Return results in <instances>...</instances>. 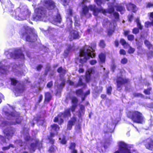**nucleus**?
Listing matches in <instances>:
<instances>
[{
	"label": "nucleus",
	"instance_id": "12",
	"mask_svg": "<svg viewBox=\"0 0 153 153\" xmlns=\"http://www.w3.org/2000/svg\"><path fill=\"white\" fill-rule=\"evenodd\" d=\"M81 14L82 16H85L87 18H89L91 17V13L89 12V9L86 5H85L82 7Z\"/></svg>",
	"mask_w": 153,
	"mask_h": 153
},
{
	"label": "nucleus",
	"instance_id": "11",
	"mask_svg": "<svg viewBox=\"0 0 153 153\" xmlns=\"http://www.w3.org/2000/svg\"><path fill=\"white\" fill-rule=\"evenodd\" d=\"M71 111L73 112L75 111H73L71 107L65 109L63 112L60 113V114L58 115V116L59 117L62 116L64 118L70 117L71 115Z\"/></svg>",
	"mask_w": 153,
	"mask_h": 153
},
{
	"label": "nucleus",
	"instance_id": "44",
	"mask_svg": "<svg viewBox=\"0 0 153 153\" xmlns=\"http://www.w3.org/2000/svg\"><path fill=\"white\" fill-rule=\"evenodd\" d=\"M134 36L133 34H129L128 35L127 39L130 41H132L134 40Z\"/></svg>",
	"mask_w": 153,
	"mask_h": 153
},
{
	"label": "nucleus",
	"instance_id": "35",
	"mask_svg": "<svg viewBox=\"0 0 153 153\" xmlns=\"http://www.w3.org/2000/svg\"><path fill=\"white\" fill-rule=\"evenodd\" d=\"M83 84L84 83L82 81V79L81 78H79L77 84L74 87L75 88H76L79 86L83 85Z\"/></svg>",
	"mask_w": 153,
	"mask_h": 153
},
{
	"label": "nucleus",
	"instance_id": "23",
	"mask_svg": "<svg viewBox=\"0 0 153 153\" xmlns=\"http://www.w3.org/2000/svg\"><path fill=\"white\" fill-rule=\"evenodd\" d=\"M39 141L38 140H36L35 143H32L30 145V149L34 151L36 149V148L38 145Z\"/></svg>",
	"mask_w": 153,
	"mask_h": 153
},
{
	"label": "nucleus",
	"instance_id": "53",
	"mask_svg": "<svg viewBox=\"0 0 153 153\" xmlns=\"http://www.w3.org/2000/svg\"><path fill=\"white\" fill-rule=\"evenodd\" d=\"M62 1V4L64 6L68 5L70 1V0H60Z\"/></svg>",
	"mask_w": 153,
	"mask_h": 153
},
{
	"label": "nucleus",
	"instance_id": "62",
	"mask_svg": "<svg viewBox=\"0 0 153 153\" xmlns=\"http://www.w3.org/2000/svg\"><path fill=\"white\" fill-rule=\"evenodd\" d=\"M68 15L69 16H72L73 15V10L71 8H69L68 9Z\"/></svg>",
	"mask_w": 153,
	"mask_h": 153
},
{
	"label": "nucleus",
	"instance_id": "5",
	"mask_svg": "<svg viewBox=\"0 0 153 153\" xmlns=\"http://www.w3.org/2000/svg\"><path fill=\"white\" fill-rule=\"evenodd\" d=\"M118 150L114 153H132L131 149H128V145L123 141H120L118 143Z\"/></svg>",
	"mask_w": 153,
	"mask_h": 153
},
{
	"label": "nucleus",
	"instance_id": "25",
	"mask_svg": "<svg viewBox=\"0 0 153 153\" xmlns=\"http://www.w3.org/2000/svg\"><path fill=\"white\" fill-rule=\"evenodd\" d=\"M135 22H136L137 26L138 27V28L140 30H142L143 26L141 25V22L140 20V19L139 17L137 18L135 20Z\"/></svg>",
	"mask_w": 153,
	"mask_h": 153
},
{
	"label": "nucleus",
	"instance_id": "42",
	"mask_svg": "<svg viewBox=\"0 0 153 153\" xmlns=\"http://www.w3.org/2000/svg\"><path fill=\"white\" fill-rule=\"evenodd\" d=\"M56 21L57 22L60 23L62 21V19L60 14H58L57 15L56 17Z\"/></svg>",
	"mask_w": 153,
	"mask_h": 153
},
{
	"label": "nucleus",
	"instance_id": "61",
	"mask_svg": "<svg viewBox=\"0 0 153 153\" xmlns=\"http://www.w3.org/2000/svg\"><path fill=\"white\" fill-rule=\"evenodd\" d=\"M65 79H63L62 82H61L60 84H59V85L61 86V87H63V88L64 86L65 85Z\"/></svg>",
	"mask_w": 153,
	"mask_h": 153
},
{
	"label": "nucleus",
	"instance_id": "2",
	"mask_svg": "<svg viewBox=\"0 0 153 153\" xmlns=\"http://www.w3.org/2000/svg\"><path fill=\"white\" fill-rule=\"evenodd\" d=\"M127 116L134 123H142L144 121V117L142 114L137 111H128L127 114Z\"/></svg>",
	"mask_w": 153,
	"mask_h": 153
},
{
	"label": "nucleus",
	"instance_id": "58",
	"mask_svg": "<svg viewBox=\"0 0 153 153\" xmlns=\"http://www.w3.org/2000/svg\"><path fill=\"white\" fill-rule=\"evenodd\" d=\"M6 70L2 66H0V74H4L6 72Z\"/></svg>",
	"mask_w": 153,
	"mask_h": 153
},
{
	"label": "nucleus",
	"instance_id": "7",
	"mask_svg": "<svg viewBox=\"0 0 153 153\" xmlns=\"http://www.w3.org/2000/svg\"><path fill=\"white\" fill-rule=\"evenodd\" d=\"M144 43L145 46L149 50H152L148 51L146 52V55L148 59H150L153 57V45L148 40L145 39L144 41Z\"/></svg>",
	"mask_w": 153,
	"mask_h": 153
},
{
	"label": "nucleus",
	"instance_id": "56",
	"mask_svg": "<svg viewBox=\"0 0 153 153\" xmlns=\"http://www.w3.org/2000/svg\"><path fill=\"white\" fill-rule=\"evenodd\" d=\"M53 85V82L52 81H51L50 82H48L47 85V87L48 88H51Z\"/></svg>",
	"mask_w": 153,
	"mask_h": 153
},
{
	"label": "nucleus",
	"instance_id": "26",
	"mask_svg": "<svg viewBox=\"0 0 153 153\" xmlns=\"http://www.w3.org/2000/svg\"><path fill=\"white\" fill-rule=\"evenodd\" d=\"M99 46L102 48H104L106 46V44L104 40L101 39L100 40L98 43Z\"/></svg>",
	"mask_w": 153,
	"mask_h": 153
},
{
	"label": "nucleus",
	"instance_id": "3",
	"mask_svg": "<svg viewBox=\"0 0 153 153\" xmlns=\"http://www.w3.org/2000/svg\"><path fill=\"white\" fill-rule=\"evenodd\" d=\"M31 13L27 8L22 6L17 9L16 14V18L19 20H23L29 17Z\"/></svg>",
	"mask_w": 153,
	"mask_h": 153
},
{
	"label": "nucleus",
	"instance_id": "29",
	"mask_svg": "<svg viewBox=\"0 0 153 153\" xmlns=\"http://www.w3.org/2000/svg\"><path fill=\"white\" fill-rule=\"evenodd\" d=\"M88 52L85 51L84 50H81L79 52V56H84V57H87L88 55Z\"/></svg>",
	"mask_w": 153,
	"mask_h": 153
},
{
	"label": "nucleus",
	"instance_id": "1",
	"mask_svg": "<svg viewBox=\"0 0 153 153\" xmlns=\"http://www.w3.org/2000/svg\"><path fill=\"white\" fill-rule=\"evenodd\" d=\"M41 3L44 7L40 6L35 9V12L36 14L33 17V20L36 21L45 17L47 14L45 9L51 10L56 7L55 3L52 0H42Z\"/></svg>",
	"mask_w": 153,
	"mask_h": 153
},
{
	"label": "nucleus",
	"instance_id": "30",
	"mask_svg": "<svg viewBox=\"0 0 153 153\" xmlns=\"http://www.w3.org/2000/svg\"><path fill=\"white\" fill-rule=\"evenodd\" d=\"M57 149V147L54 145H52L50 147L48 152L50 153H52L54 152Z\"/></svg>",
	"mask_w": 153,
	"mask_h": 153
},
{
	"label": "nucleus",
	"instance_id": "37",
	"mask_svg": "<svg viewBox=\"0 0 153 153\" xmlns=\"http://www.w3.org/2000/svg\"><path fill=\"white\" fill-rule=\"evenodd\" d=\"M116 10L117 11H119L121 12L122 11H123L124 9V7L120 5H117L116 6Z\"/></svg>",
	"mask_w": 153,
	"mask_h": 153
},
{
	"label": "nucleus",
	"instance_id": "63",
	"mask_svg": "<svg viewBox=\"0 0 153 153\" xmlns=\"http://www.w3.org/2000/svg\"><path fill=\"white\" fill-rule=\"evenodd\" d=\"M61 143L63 144H65L67 143V141L65 138H63L61 141Z\"/></svg>",
	"mask_w": 153,
	"mask_h": 153
},
{
	"label": "nucleus",
	"instance_id": "19",
	"mask_svg": "<svg viewBox=\"0 0 153 153\" xmlns=\"http://www.w3.org/2000/svg\"><path fill=\"white\" fill-rule=\"evenodd\" d=\"M33 120L35 121L37 123H39L41 124H42L44 122L45 119L42 117L41 115H38L33 118Z\"/></svg>",
	"mask_w": 153,
	"mask_h": 153
},
{
	"label": "nucleus",
	"instance_id": "41",
	"mask_svg": "<svg viewBox=\"0 0 153 153\" xmlns=\"http://www.w3.org/2000/svg\"><path fill=\"white\" fill-rule=\"evenodd\" d=\"M72 48V46L71 45H69L67 48H66V51H65V53L67 54H68Z\"/></svg>",
	"mask_w": 153,
	"mask_h": 153
},
{
	"label": "nucleus",
	"instance_id": "21",
	"mask_svg": "<svg viewBox=\"0 0 153 153\" xmlns=\"http://www.w3.org/2000/svg\"><path fill=\"white\" fill-rule=\"evenodd\" d=\"M15 91V94L18 93H23L24 91L25 90V88L24 85L22 86L21 88H18L17 87H15L14 88Z\"/></svg>",
	"mask_w": 153,
	"mask_h": 153
},
{
	"label": "nucleus",
	"instance_id": "15",
	"mask_svg": "<svg viewBox=\"0 0 153 153\" xmlns=\"http://www.w3.org/2000/svg\"><path fill=\"white\" fill-rule=\"evenodd\" d=\"M71 102L72 105L71 107L72 108V110L73 111H75L76 108L77 106V103L78 102V99L75 96H72L71 98Z\"/></svg>",
	"mask_w": 153,
	"mask_h": 153
},
{
	"label": "nucleus",
	"instance_id": "51",
	"mask_svg": "<svg viewBox=\"0 0 153 153\" xmlns=\"http://www.w3.org/2000/svg\"><path fill=\"white\" fill-rule=\"evenodd\" d=\"M89 10L90 9L91 11H93L94 9L96 8V6L95 5H89L88 7Z\"/></svg>",
	"mask_w": 153,
	"mask_h": 153
},
{
	"label": "nucleus",
	"instance_id": "18",
	"mask_svg": "<svg viewBox=\"0 0 153 153\" xmlns=\"http://www.w3.org/2000/svg\"><path fill=\"white\" fill-rule=\"evenodd\" d=\"M52 96L51 93L49 92H46L45 93V103H47L51 100Z\"/></svg>",
	"mask_w": 153,
	"mask_h": 153
},
{
	"label": "nucleus",
	"instance_id": "36",
	"mask_svg": "<svg viewBox=\"0 0 153 153\" xmlns=\"http://www.w3.org/2000/svg\"><path fill=\"white\" fill-rule=\"evenodd\" d=\"M101 11V10L100 9L96 7L93 11V14L95 16H97L98 15V13Z\"/></svg>",
	"mask_w": 153,
	"mask_h": 153
},
{
	"label": "nucleus",
	"instance_id": "59",
	"mask_svg": "<svg viewBox=\"0 0 153 153\" xmlns=\"http://www.w3.org/2000/svg\"><path fill=\"white\" fill-rule=\"evenodd\" d=\"M89 63L91 65H94L97 63V61L95 59H92L90 61Z\"/></svg>",
	"mask_w": 153,
	"mask_h": 153
},
{
	"label": "nucleus",
	"instance_id": "45",
	"mask_svg": "<svg viewBox=\"0 0 153 153\" xmlns=\"http://www.w3.org/2000/svg\"><path fill=\"white\" fill-rule=\"evenodd\" d=\"M128 62V59L124 57L121 59L120 62L122 64H125Z\"/></svg>",
	"mask_w": 153,
	"mask_h": 153
},
{
	"label": "nucleus",
	"instance_id": "39",
	"mask_svg": "<svg viewBox=\"0 0 153 153\" xmlns=\"http://www.w3.org/2000/svg\"><path fill=\"white\" fill-rule=\"evenodd\" d=\"M85 111V107L83 105H80L79 109V111L81 112V113H83V114H84Z\"/></svg>",
	"mask_w": 153,
	"mask_h": 153
},
{
	"label": "nucleus",
	"instance_id": "49",
	"mask_svg": "<svg viewBox=\"0 0 153 153\" xmlns=\"http://www.w3.org/2000/svg\"><path fill=\"white\" fill-rule=\"evenodd\" d=\"M42 67V64H39L37 65L35 68V69L37 71H40Z\"/></svg>",
	"mask_w": 153,
	"mask_h": 153
},
{
	"label": "nucleus",
	"instance_id": "40",
	"mask_svg": "<svg viewBox=\"0 0 153 153\" xmlns=\"http://www.w3.org/2000/svg\"><path fill=\"white\" fill-rule=\"evenodd\" d=\"M83 90L82 89H78L75 91V93L77 95H81L83 94Z\"/></svg>",
	"mask_w": 153,
	"mask_h": 153
},
{
	"label": "nucleus",
	"instance_id": "10",
	"mask_svg": "<svg viewBox=\"0 0 153 153\" xmlns=\"http://www.w3.org/2000/svg\"><path fill=\"white\" fill-rule=\"evenodd\" d=\"M120 43L124 47V48H127L129 47V49L128 51V53L130 54L133 53L135 51V49L130 46L129 44L123 38L120 39Z\"/></svg>",
	"mask_w": 153,
	"mask_h": 153
},
{
	"label": "nucleus",
	"instance_id": "43",
	"mask_svg": "<svg viewBox=\"0 0 153 153\" xmlns=\"http://www.w3.org/2000/svg\"><path fill=\"white\" fill-rule=\"evenodd\" d=\"M134 97H141L142 98L144 97V96L143 94L139 93H134L133 94Z\"/></svg>",
	"mask_w": 153,
	"mask_h": 153
},
{
	"label": "nucleus",
	"instance_id": "33",
	"mask_svg": "<svg viewBox=\"0 0 153 153\" xmlns=\"http://www.w3.org/2000/svg\"><path fill=\"white\" fill-rule=\"evenodd\" d=\"M76 144L74 142H71L69 146V148L71 150L75 149Z\"/></svg>",
	"mask_w": 153,
	"mask_h": 153
},
{
	"label": "nucleus",
	"instance_id": "22",
	"mask_svg": "<svg viewBox=\"0 0 153 153\" xmlns=\"http://www.w3.org/2000/svg\"><path fill=\"white\" fill-rule=\"evenodd\" d=\"M55 134L54 133L51 132L50 133V135L47 137L48 139L51 144H53L54 143V140L52 138L55 136Z\"/></svg>",
	"mask_w": 153,
	"mask_h": 153
},
{
	"label": "nucleus",
	"instance_id": "32",
	"mask_svg": "<svg viewBox=\"0 0 153 153\" xmlns=\"http://www.w3.org/2000/svg\"><path fill=\"white\" fill-rule=\"evenodd\" d=\"M152 90V87L147 88L146 89H145L143 91L144 93L146 95H150L151 94L150 91Z\"/></svg>",
	"mask_w": 153,
	"mask_h": 153
},
{
	"label": "nucleus",
	"instance_id": "60",
	"mask_svg": "<svg viewBox=\"0 0 153 153\" xmlns=\"http://www.w3.org/2000/svg\"><path fill=\"white\" fill-rule=\"evenodd\" d=\"M65 79H63L62 82H61L60 84H59V85L61 86V87H63V88L64 86L65 85Z\"/></svg>",
	"mask_w": 153,
	"mask_h": 153
},
{
	"label": "nucleus",
	"instance_id": "9",
	"mask_svg": "<svg viewBox=\"0 0 153 153\" xmlns=\"http://www.w3.org/2000/svg\"><path fill=\"white\" fill-rule=\"evenodd\" d=\"M10 56L12 58L16 59L19 58L25 59V56L21 51V49L15 50L14 52H11L10 53Z\"/></svg>",
	"mask_w": 153,
	"mask_h": 153
},
{
	"label": "nucleus",
	"instance_id": "48",
	"mask_svg": "<svg viewBox=\"0 0 153 153\" xmlns=\"http://www.w3.org/2000/svg\"><path fill=\"white\" fill-rule=\"evenodd\" d=\"M88 54L87 57H89V59L90 57H91V58H94L96 56V53L94 52L92 53L91 52H88Z\"/></svg>",
	"mask_w": 153,
	"mask_h": 153
},
{
	"label": "nucleus",
	"instance_id": "28",
	"mask_svg": "<svg viewBox=\"0 0 153 153\" xmlns=\"http://www.w3.org/2000/svg\"><path fill=\"white\" fill-rule=\"evenodd\" d=\"M57 72L59 73H62L63 74H65L67 72V70L65 69L62 68V66H60L58 68L57 70Z\"/></svg>",
	"mask_w": 153,
	"mask_h": 153
},
{
	"label": "nucleus",
	"instance_id": "52",
	"mask_svg": "<svg viewBox=\"0 0 153 153\" xmlns=\"http://www.w3.org/2000/svg\"><path fill=\"white\" fill-rule=\"evenodd\" d=\"M119 53L121 55H125L126 54V52L124 50L121 49L119 51Z\"/></svg>",
	"mask_w": 153,
	"mask_h": 153
},
{
	"label": "nucleus",
	"instance_id": "47",
	"mask_svg": "<svg viewBox=\"0 0 153 153\" xmlns=\"http://www.w3.org/2000/svg\"><path fill=\"white\" fill-rule=\"evenodd\" d=\"M139 29L137 27H134L132 30V33L136 34L139 32Z\"/></svg>",
	"mask_w": 153,
	"mask_h": 153
},
{
	"label": "nucleus",
	"instance_id": "34",
	"mask_svg": "<svg viewBox=\"0 0 153 153\" xmlns=\"http://www.w3.org/2000/svg\"><path fill=\"white\" fill-rule=\"evenodd\" d=\"M57 86L58 89L56 90V95L58 94H60L62 90L63 89V87H61V86H59V85H57Z\"/></svg>",
	"mask_w": 153,
	"mask_h": 153
},
{
	"label": "nucleus",
	"instance_id": "4",
	"mask_svg": "<svg viewBox=\"0 0 153 153\" xmlns=\"http://www.w3.org/2000/svg\"><path fill=\"white\" fill-rule=\"evenodd\" d=\"M33 29L30 28L28 26L25 27L24 31L21 34V38L22 39L25 37V41L28 42H32L36 41L37 40V35L35 34H33V38H31L30 35V33L29 31L33 33Z\"/></svg>",
	"mask_w": 153,
	"mask_h": 153
},
{
	"label": "nucleus",
	"instance_id": "24",
	"mask_svg": "<svg viewBox=\"0 0 153 153\" xmlns=\"http://www.w3.org/2000/svg\"><path fill=\"white\" fill-rule=\"evenodd\" d=\"M51 130L57 131L59 130L60 127L56 124L54 123L51 125Z\"/></svg>",
	"mask_w": 153,
	"mask_h": 153
},
{
	"label": "nucleus",
	"instance_id": "16",
	"mask_svg": "<svg viewBox=\"0 0 153 153\" xmlns=\"http://www.w3.org/2000/svg\"><path fill=\"white\" fill-rule=\"evenodd\" d=\"M70 36L73 39H78L80 37L79 32L74 30H73L70 32Z\"/></svg>",
	"mask_w": 153,
	"mask_h": 153
},
{
	"label": "nucleus",
	"instance_id": "54",
	"mask_svg": "<svg viewBox=\"0 0 153 153\" xmlns=\"http://www.w3.org/2000/svg\"><path fill=\"white\" fill-rule=\"evenodd\" d=\"M134 18L133 14L128 15V21L130 22H131Z\"/></svg>",
	"mask_w": 153,
	"mask_h": 153
},
{
	"label": "nucleus",
	"instance_id": "20",
	"mask_svg": "<svg viewBox=\"0 0 153 153\" xmlns=\"http://www.w3.org/2000/svg\"><path fill=\"white\" fill-rule=\"evenodd\" d=\"M98 58L100 59L99 62L100 63H105L106 61V54L105 53H100L98 55Z\"/></svg>",
	"mask_w": 153,
	"mask_h": 153
},
{
	"label": "nucleus",
	"instance_id": "64",
	"mask_svg": "<svg viewBox=\"0 0 153 153\" xmlns=\"http://www.w3.org/2000/svg\"><path fill=\"white\" fill-rule=\"evenodd\" d=\"M146 7L148 8H150L152 7H153V3L151 2H148L147 4Z\"/></svg>",
	"mask_w": 153,
	"mask_h": 153
},
{
	"label": "nucleus",
	"instance_id": "27",
	"mask_svg": "<svg viewBox=\"0 0 153 153\" xmlns=\"http://www.w3.org/2000/svg\"><path fill=\"white\" fill-rule=\"evenodd\" d=\"M10 80L11 81V84L14 86H16L19 82V81L15 78H10Z\"/></svg>",
	"mask_w": 153,
	"mask_h": 153
},
{
	"label": "nucleus",
	"instance_id": "8",
	"mask_svg": "<svg viewBox=\"0 0 153 153\" xmlns=\"http://www.w3.org/2000/svg\"><path fill=\"white\" fill-rule=\"evenodd\" d=\"M145 148L150 150H153V137H150L143 140Z\"/></svg>",
	"mask_w": 153,
	"mask_h": 153
},
{
	"label": "nucleus",
	"instance_id": "55",
	"mask_svg": "<svg viewBox=\"0 0 153 153\" xmlns=\"http://www.w3.org/2000/svg\"><path fill=\"white\" fill-rule=\"evenodd\" d=\"M114 9L113 7H111L109 8L108 10V12L110 14L114 13Z\"/></svg>",
	"mask_w": 153,
	"mask_h": 153
},
{
	"label": "nucleus",
	"instance_id": "6",
	"mask_svg": "<svg viewBox=\"0 0 153 153\" xmlns=\"http://www.w3.org/2000/svg\"><path fill=\"white\" fill-rule=\"evenodd\" d=\"M116 82L117 90L120 91L122 89V86L130 83V79L128 78L119 76L117 77Z\"/></svg>",
	"mask_w": 153,
	"mask_h": 153
},
{
	"label": "nucleus",
	"instance_id": "38",
	"mask_svg": "<svg viewBox=\"0 0 153 153\" xmlns=\"http://www.w3.org/2000/svg\"><path fill=\"white\" fill-rule=\"evenodd\" d=\"M23 120V118L22 116H19L17 117L16 120V123L20 124Z\"/></svg>",
	"mask_w": 153,
	"mask_h": 153
},
{
	"label": "nucleus",
	"instance_id": "31",
	"mask_svg": "<svg viewBox=\"0 0 153 153\" xmlns=\"http://www.w3.org/2000/svg\"><path fill=\"white\" fill-rule=\"evenodd\" d=\"M89 59V57H84L83 58H80L79 60V62L81 64H83L87 62L88 59Z\"/></svg>",
	"mask_w": 153,
	"mask_h": 153
},
{
	"label": "nucleus",
	"instance_id": "57",
	"mask_svg": "<svg viewBox=\"0 0 153 153\" xmlns=\"http://www.w3.org/2000/svg\"><path fill=\"white\" fill-rule=\"evenodd\" d=\"M113 15L116 19H118L119 18V14L117 12H115L113 13Z\"/></svg>",
	"mask_w": 153,
	"mask_h": 153
},
{
	"label": "nucleus",
	"instance_id": "46",
	"mask_svg": "<svg viewBox=\"0 0 153 153\" xmlns=\"http://www.w3.org/2000/svg\"><path fill=\"white\" fill-rule=\"evenodd\" d=\"M112 90V88L111 86L108 87L106 89V92L107 94L110 95L111 94Z\"/></svg>",
	"mask_w": 153,
	"mask_h": 153
},
{
	"label": "nucleus",
	"instance_id": "13",
	"mask_svg": "<svg viewBox=\"0 0 153 153\" xmlns=\"http://www.w3.org/2000/svg\"><path fill=\"white\" fill-rule=\"evenodd\" d=\"M77 121V118L75 116H73L71 119L68 122L67 129L68 130H71L73 126Z\"/></svg>",
	"mask_w": 153,
	"mask_h": 153
},
{
	"label": "nucleus",
	"instance_id": "50",
	"mask_svg": "<svg viewBox=\"0 0 153 153\" xmlns=\"http://www.w3.org/2000/svg\"><path fill=\"white\" fill-rule=\"evenodd\" d=\"M94 1L98 6H101L103 3L102 0H94Z\"/></svg>",
	"mask_w": 153,
	"mask_h": 153
},
{
	"label": "nucleus",
	"instance_id": "17",
	"mask_svg": "<svg viewBox=\"0 0 153 153\" xmlns=\"http://www.w3.org/2000/svg\"><path fill=\"white\" fill-rule=\"evenodd\" d=\"M126 7L128 11H131L134 13L136 12L135 9L136 8V6L135 4L130 3L126 4Z\"/></svg>",
	"mask_w": 153,
	"mask_h": 153
},
{
	"label": "nucleus",
	"instance_id": "14",
	"mask_svg": "<svg viewBox=\"0 0 153 153\" xmlns=\"http://www.w3.org/2000/svg\"><path fill=\"white\" fill-rule=\"evenodd\" d=\"M94 72L92 68L88 69L85 73V80L86 82H89L91 79V74Z\"/></svg>",
	"mask_w": 153,
	"mask_h": 153
}]
</instances>
